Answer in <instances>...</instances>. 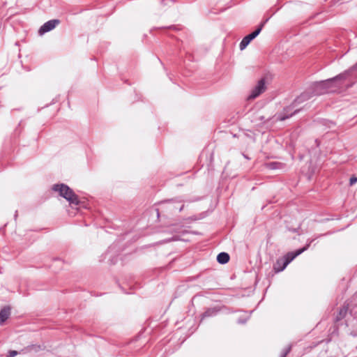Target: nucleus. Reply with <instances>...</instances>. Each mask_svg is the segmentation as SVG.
Instances as JSON below:
<instances>
[{
	"label": "nucleus",
	"mask_w": 357,
	"mask_h": 357,
	"mask_svg": "<svg viewBox=\"0 0 357 357\" xmlns=\"http://www.w3.org/2000/svg\"><path fill=\"white\" fill-rule=\"evenodd\" d=\"M357 183V176L352 175L349 178V185L352 186Z\"/></svg>",
	"instance_id": "26"
},
{
	"label": "nucleus",
	"mask_w": 357,
	"mask_h": 357,
	"mask_svg": "<svg viewBox=\"0 0 357 357\" xmlns=\"http://www.w3.org/2000/svg\"><path fill=\"white\" fill-rule=\"evenodd\" d=\"M280 357H287V356H285V354L283 353H281Z\"/></svg>",
	"instance_id": "40"
},
{
	"label": "nucleus",
	"mask_w": 357,
	"mask_h": 357,
	"mask_svg": "<svg viewBox=\"0 0 357 357\" xmlns=\"http://www.w3.org/2000/svg\"><path fill=\"white\" fill-rule=\"evenodd\" d=\"M18 352L15 350H9L6 357H15L17 355Z\"/></svg>",
	"instance_id": "28"
},
{
	"label": "nucleus",
	"mask_w": 357,
	"mask_h": 357,
	"mask_svg": "<svg viewBox=\"0 0 357 357\" xmlns=\"http://www.w3.org/2000/svg\"><path fill=\"white\" fill-rule=\"evenodd\" d=\"M157 59H158V60H159V61L161 63V64H162V65H163V63H162V62L161 61V60L160 59V58H158V57Z\"/></svg>",
	"instance_id": "42"
},
{
	"label": "nucleus",
	"mask_w": 357,
	"mask_h": 357,
	"mask_svg": "<svg viewBox=\"0 0 357 357\" xmlns=\"http://www.w3.org/2000/svg\"><path fill=\"white\" fill-rule=\"evenodd\" d=\"M348 311V305H344L342 307H340L339 310L337 312V314L335 315L334 318V321L335 322H338L341 321L342 319H344Z\"/></svg>",
	"instance_id": "15"
},
{
	"label": "nucleus",
	"mask_w": 357,
	"mask_h": 357,
	"mask_svg": "<svg viewBox=\"0 0 357 357\" xmlns=\"http://www.w3.org/2000/svg\"><path fill=\"white\" fill-rule=\"evenodd\" d=\"M253 312H254V310H251V311H250V312H249V315H248V316H247L246 317H241L238 318V319L236 320V323H237L238 324H241V325H243V324H245L247 323V321L250 319V316H251V314H252V313Z\"/></svg>",
	"instance_id": "20"
},
{
	"label": "nucleus",
	"mask_w": 357,
	"mask_h": 357,
	"mask_svg": "<svg viewBox=\"0 0 357 357\" xmlns=\"http://www.w3.org/2000/svg\"><path fill=\"white\" fill-rule=\"evenodd\" d=\"M348 1H349V0H331V1L330 2V4H331V6H333L336 5L337 3L342 4L344 2H348Z\"/></svg>",
	"instance_id": "24"
},
{
	"label": "nucleus",
	"mask_w": 357,
	"mask_h": 357,
	"mask_svg": "<svg viewBox=\"0 0 357 357\" xmlns=\"http://www.w3.org/2000/svg\"><path fill=\"white\" fill-rule=\"evenodd\" d=\"M186 220H191V221H195V220H198L199 219H198V216L197 215H195L188 217Z\"/></svg>",
	"instance_id": "32"
},
{
	"label": "nucleus",
	"mask_w": 357,
	"mask_h": 357,
	"mask_svg": "<svg viewBox=\"0 0 357 357\" xmlns=\"http://www.w3.org/2000/svg\"><path fill=\"white\" fill-rule=\"evenodd\" d=\"M271 17H268L267 18H266L265 20H264L263 21H261L259 24L256 27V29H259L260 30V32L261 31V30L263 29L264 26H265V24L268 22V20H270Z\"/></svg>",
	"instance_id": "23"
},
{
	"label": "nucleus",
	"mask_w": 357,
	"mask_h": 357,
	"mask_svg": "<svg viewBox=\"0 0 357 357\" xmlns=\"http://www.w3.org/2000/svg\"><path fill=\"white\" fill-rule=\"evenodd\" d=\"M287 229L289 231H291V232H293V233H298V231H299V229H301V225H298V227H297L296 228H292V227H287Z\"/></svg>",
	"instance_id": "30"
},
{
	"label": "nucleus",
	"mask_w": 357,
	"mask_h": 357,
	"mask_svg": "<svg viewBox=\"0 0 357 357\" xmlns=\"http://www.w3.org/2000/svg\"><path fill=\"white\" fill-rule=\"evenodd\" d=\"M243 157L246 159H250L246 155H245L244 153L243 154Z\"/></svg>",
	"instance_id": "41"
},
{
	"label": "nucleus",
	"mask_w": 357,
	"mask_h": 357,
	"mask_svg": "<svg viewBox=\"0 0 357 357\" xmlns=\"http://www.w3.org/2000/svg\"><path fill=\"white\" fill-rule=\"evenodd\" d=\"M332 220H334V218H324V219L320 220L319 222H328Z\"/></svg>",
	"instance_id": "34"
},
{
	"label": "nucleus",
	"mask_w": 357,
	"mask_h": 357,
	"mask_svg": "<svg viewBox=\"0 0 357 357\" xmlns=\"http://www.w3.org/2000/svg\"><path fill=\"white\" fill-rule=\"evenodd\" d=\"M312 98V96L307 91V89H305L300 95L297 96L294 100L291 102L295 107H297L300 104L310 100Z\"/></svg>",
	"instance_id": "11"
},
{
	"label": "nucleus",
	"mask_w": 357,
	"mask_h": 357,
	"mask_svg": "<svg viewBox=\"0 0 357 357\" xmlns=\"http://www.w3.org/2000/svg\"><path fill=\"white\" fill-rule=\"evenodd\" d=\"M259 29H255V30L249 34L246 35L243 38L239 43V48L241 50H245L248 45L260 33Z\"/></svg>",
	"instance_id": "10"
},
{
	"label": "nucleus",
	"mask_w": 357,
	"mask_h": 357,
	"mask_svg": "<svg viewBox=\"0 0 357 357\" xmlns=\"http://www.w3.org/2000/svg\"><path fill=\"white\" fill-rule=\"evenodd\" d=\"M52 190L58 192L59 195L65 199L70 205L74 204L78 206L81 204L78 195L66 183H55L52 185Z\"/></svg>",
	"instance_id": "2"
},
{
	"label": "nucleus",
	"mask_w": 357,
	"mask_h": 357,
	"mask_svg": "<svg viewBox=\"0 0 357 357\" xmlns=\"http://www.w3.org/2000/svg\"><path fill=\"white\" fill-rule=\"evenodd\" d=\"M222 310H227V313H232V312H241V311L244 312V310H235V311L234 310H230L225 305H222V307H220V306H215V307H208V308L206 309V310L201 314V320H200V321L204 320L205 318L213 317L217 316L222 311ZM245 312H246V311H245Z\"/></svg>",
	"instance_id": "6"
},
{
	"label": "nucleus",
	"mask_w": 357,
	"mask_h": 357,
	"mask_svg": "<svg viewBox=\"0 0 357 357\" xmlns=\"http://www.w3.org/2000/svg\"><path fill=\"white\" fill-rule=\"evenodd\" d=\"M303 159V155H300V160Z\"/></svg>",
	"instance_id": "43"
},
{
	"label": "nucleus",
	"mask_w": 357,
	"mask_h": 357,
	"mask_svg": "<svg viewBox=\"0 0 357 357\" xmlns=\"http://www.w3.org/2000/svg\"><path fill=\"white\" fill-rule=\"evenodd\" d=\"M182 233H183V234H186V233H187V231H183Z\"/></svg>",
	"instance_id": "44"
},
{
	"label": "nucleus",
	"mask_w": 357,
	"mask_h": 357,
	"mask_svg": "<svg viewBox=\"0 0 357 357\" xmlns=\"http://www.w3.org/2000/svg\"><path fill=\"white\" fill-rule=\"evenodd\" d=\"M356 73H357V62L340 74L333 77L324 79L322 82L326 91H328L331 88L342 86L344 81L355 76Z\"/></svg>",
	"instance_id": "1"
},
{
	"label": "nucleus",
	"mask_w": 357,
	"mask_h": 357,
	"mask_svg": "<svg viewBox=\"0 0 357 357\" xmlns=\"http://www.w3.org/2000/svg\"><path fill=\"white\" fill-rule=\"evenodd\" d=\"M317 122L320 125H321L327 128H331L336 126V123L335 121H333L332 120L327 119H323V118L318 119Z\"/></svg>",
	"instance_id": "17"
},
{
	"label": "nucleus",
	"mask_w": 357,
	"mask_h": 357,
	"mask_svg": "<svg viewBox=\"0 0 357 357\" xmlns=\"http://www.w3.org/2000/svg\"><path fill=\"white\" fill-rule=\"evenodd\" d=\"M230 256L227 252H220L216 257V260L218 263L220 264L224 265L229 261Z\"/></svg>",
	"instance_id": "16"
},
{
	"label": "nucleus",
	"mask_w": 357,
	"mask_h": 357,
	"mask_svg": "<svg viewBox=\"0 0 357 357\" xmlns=\"http://www.w3.org/2000/svg\"><path fill=\"white\" fill-rule=\"evenodd\" d=\"M266 78L263 77L257 82V84L248 96V98L250 99H255L257 98L266 91Z\"/></svg>",
	"instance_id": "8"
},
{
	"label": "nucleus",
	"mask_w": 357,
	"mask_h": 357,
	"mask_svg": "<svg viewBox=\"0 0 357 357\" xmlns=\"http://www.w3.org/2000/svg\"><path fill=\"white\" fill-rule=\"evenodd\" d=\"M282 262H283V259H282V257H280V258L276 260L275 263L273 264V268L275 273H280L282 271L280 270L281 268V267L282 266Z\"/></svg>",
	"instance_id": "19"
},
{
	"label": "nucleus",
	"mask_w": 357,
	"mask_h": 357,
	"mask_svg": "<svg viewBox=\"0 0 357 357\" xmlns=\"http://www.w3.org/2000/svg\"><path fill=\"white\" fill-rule=\"evenodd\" d=\"M123 250L121 241H114L107 249V250L101 256L100 261L107 259L110 265H115L119 260V256Z\"/></svg>",
	"instance_id": "5"
},
{
	"label": "nucleus",
	"mask_w": 357,
	"mask_h": 357,
	"mask_svg": "<svg viewBox=\"0 0 357 357\" xmlns=\"http://www.w3.org/2000/svg\"><path fill=\"white\" fill-rule=\"evenodd\" d=\"M314 142H315V144H316L317 146H319V145H320V142H319V139H316L314 140Z\"/></svg>",
	"instance_id": "36"
},
{
	"label": "nucleus",
	"mask_w": 357,
	"mask_h": 357,
	"mask_svg": "<svg viewBox=\"0 0 357 357\" xmlns=\"http://www.w3.org/2000/svg\"><path fill=\"white\" fill-rule=\"evenodd\" d=\"M291 350V345L289 344L287 347H285L281 353H283L284 354H285V356H287L290 353Z\"/></svg>",
	"instance_id": "29"
},
{
	"label": "nucleus",
	"mask_w": 357,
	"mask_h": 357,
	"mask_svg": "<svg viewBox=\"0 0 357 357\" xmlns=\"http://www.w3.org/2000/svg\"><path fill=\"white\" fill-rule=\"evenodd\" d=\"M257 120L261 121L262 124H265L266 122H268L269 120H271V118L266 119L264 116H259L257 117Z\"/></svg>",
	"instance_id": "27"
},
{
	"label": "nucleus",
	"mask_w": 357,
	"mask_h": 357,
	"mask_svg": "<svg viewBox=\"0 0 357 357\" xmlns=\"http://www.w3.org/2000/svg\"><path fill=\"white\" fill-rule=\"evenodd\" d=\"M314 167H312V168L310 167H309V169H308V172H307V174H308V177L309 178H311V176L314 174Z\"/></svg>",
	"instance_id": "31"
},
{
	"label": "nucleus",
	"mask_w": 357,
	"mask_h": 357,
	"mask_svg": "<svg viewBox=\"0 0 357 357\" xmlns=\"http://www.w3.org/2000/svg\"><path fill=\"white\" fill-rule=\"evenodd\" d=\"M181 238H180L179 236L178 235H174L171 238H166V239H164L162 240L160 243H169V242H172V241H181Z\"/></svg>",
	"instance_id": "21"
},
{
	"label": "nucleus",
	"mask_w": 357,
	"mask_h": 357,
	"mask_svg": "<svg viewBox=\"0 0 357 357\" xmlns=\"http://www.w3.org/2000/svg\"><path fill=\"white\" fill-rule=\"evenodd\" d=\"M303 110V107H301L299 109H294L292 112H291L290 114H286V113H284L283 112H281L278 116V119L280 121H284L292 116H294V115L298 114L300 112H301Z\"/></svg>",
	"instance_id": "14"
},
{
	"label": "nucleus",
	"mask_w": 357,
	"mask_h": 357,
	"mask_svg": "<svg viewBox=\"0 0 357 357\" xmlns=\"http://www.w3.org/2000/svg\"><path fill=\"white\" fill-rule=\"evenodd\" d=\"M306 89L312 98L321 96L327 92L322 80L311 82Z\"/></svg>",
	"instance_id": "7"
},
{
	"label": "nucleus",
	"mask_w": 357,
	"mask_h": 357,
	"mask_svg": "<svg viewBox=\"0 0 357 357\" xmlns=\"http://www.w3.org/2000/svg\"><path fill=\"white\" fill-rule=\"evenodd\" d=\"M332 231H328L325 234H321L317 235L314 238H309L307 241V243L302 248H298L295 250L291 251L285 254L283 257V262H282V266L280 269V271H284L286 267L291 262L293 261L298 256L301 255L305 251L307 250L310 247V245L318 238H320L321 236H327L329 234H331Z\"/></svg>",
	"instance_id": "4"
},
{
	"label": "nucleus",
	"mask_w": 357,
	"mask_h": 357,
	"mask_svg": "<svg viewBox=\"0 0 357 357\" xmlns=\"http://www.w3.org/2000/svg\"><path fill=\"white\" fill-rule=\"evenodd\" d=\"M155 29H162V30H169V31H174L176 32L183 31V26L179 24H172L167 26H160V27H155Z\"/></svg>",
	"instance_id": "18"
},
{
	"label": "nucleus",
	"mask_w": 357,
	"mask_h": 357,
	"mask_svg": "<svg viewBox=\"0 0 357 357\" xmlns=\"http://www.w3.org/2000/svg\"><path fill=\"white\" fill-rule=\"evenodd\" d=\"M158 205L160 206V208H155L154 209L158 219L160 218L161 213L174 214L182 211L184 208V204H181V202L176 199L162 200L158 202Z\"/></svg>",
	"instance_id": "3"
},
{
	"label": "nucleus",
	"mask_w": 357,
	"mask_h": 357,
	"mask_svg": "<svg viewBox=\"0 0 357 357\" xmlns=\"http://www.w3.org/2000/svg\"><path fill=\"white\" fill-rule=\"evenodd\" d=\"M61 23L59 19L50 20L45 22L38 29V33L39 36H43L47 32L54 29Z\"/></svg>",
	"instance_id": "9"
},
{
	"label": "nucleus",
	"mask_w": 357,
	"mask_h": 357,
	"mask_svg": "<svg viewBox=\"0 0 357 357\" xmlns=\"http://www.w3.org/2000/svg\"><path fill=\"white\" fill-rule=\"evenodd\" d=\"M27 349L29 351L34 349L35 351H38L40 350V346L38 345V344H31V345L27 347Z\"/></svg>",
	"instance_id": "25"
},
{
	"label": "nucleus",
	"mask_w": 357,
	"mask_h": 357,
	"mask_svg": "<svg viewBox=\"0 0 357 357\" xmlns=\"http://www.w3.org/2000/svg\"><path fill=\"white\" fill-rule=\"evenodd\" d=\"M206 212H202L197 215L198 216L199 220H202L206 217Z\"/></svg>",
	"instance_id": "33"
},
{
	"label": "nucleus",
	"mask_w": 357,
	"mask_h": 357,
	"mask_svg": "<svg viewBox=\"0 0 357 357\" xmlns=\"http://www.w3.org/2000/svg\"><path fill=\"white\" fill-rule=\"evenodd\" d=\"M265 167L271 170L283 169L285 168L286 164L278 161H271L266 162Z\"/></svg>",
	"instance_id": "13"
},
{
	"label": "nucleus",
	"mask_w": 357,
	"mask_h": 357,
	"mask_svg": "<svg viewBox=\"0 0 357 357\" xmlns=\"http://www.w3.org/2000/svg\"><path fill=\"white\" fill-rule=\"evenodd\" d=\"M54 261H61V259L59 257H54L52 259Z\"/></svg>",
	"instance_id": "38"
},
{
	"label": "nucleus",
	"mask_w": 357,
	"mask_h": 357,
	"mask_svg": "<svg viewBox=\"0 0 357 357\" xmlns=\"http://www.w3.org/2000/svg\"><path fill=\"white\" fill-rule=\"evenodd\" d=\"M17 211H15V214H14V219H15V220H17Z\"/></svg>",
	"instance_id": "37"
},
{
	"label": "nucleus",
	"mask_w": 357,
	"mask_h": 357,
	"mask_svg": "<svg viewBox=\"0 0 357 357\" xmlns=\"http://www.w3.org/2000/svg\"><path fill=\"white\" fill-rule=\"evenodd\" d=\"M295 107H296L294 106V105L291 102L290 105L284 107L282 112H283L284 113H286V114H290L291 112H293L292 110Z\"/></svg>",
	"instance_id": "22"
},
{
	"label": "nucleus",
	"mask_w": 357,
	"mask_h": 357,
	"mask_svg": "<svg viewBox=\"0 0 357 357\" xmlns=\"http://www.w3.org/2000/svg\"><path fill=\"white\" fill-rule=\"evenodd\" d=\"M119 287H120V288L121 289V290H122V291H123V293L127 294H130L129 292L126 291L124 289V288H123V287H122L120 284H119Z\"/></svg>",
	"instance_id": "35"
},
{
	"label": "nucleus",
	"mask_w": 357,
	"mask_h": 357,
	"mask_svg": "<svg viewBox=\"0 0 357 357\" xmlns=\"http://www.w3.org/2000/svg\"><path fill=\"white\" fill-rule=\"evenodd\" d=\"M11 314L10 305L3 306L0 310V326H3L8 319Z\"/></svg>",
	"instance_id": "12"
},
{
	"label": "nucleus",
	"mask_w": 357,
	"mask_h": 357,
	"mask_svg": "<svg viewBox=\"0 0 357 357\" xmlns=\"http://www.w3.org/2000/svg\"><path fill=\"white\" fill-rule=\"evenodd\" d=\"M56 101H57V100L53 99L50 105L54 104Z\"/></svg>",
	"instance_id": "39"
}]
</instances>
